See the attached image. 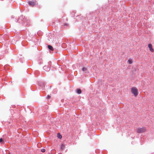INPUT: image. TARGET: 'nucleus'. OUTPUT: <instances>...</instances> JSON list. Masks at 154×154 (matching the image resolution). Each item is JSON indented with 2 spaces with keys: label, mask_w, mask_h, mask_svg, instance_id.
<instances>
[{
  "label": "nucleus",
  "mask_w": 154,
  "mask_h": 154,
  "mask_svg": "<svg viewBox=\"0 0 154 154\" xmlns=\"http://www.w3.org/2000/svg\"><path fill=\"white\" fill-rule=\"evenodd\" d=\"M48 49H50V50H51L52 51H53L54 50L53 48L51 45H48Z\"/></svg>",
  "instance_id": "423d86ee"
},
{
  "label": "nucleus",
  "mask_w": 154,
  "mask_h": 154,
  "mask_svg": "<svg viewBox=\"0 0 154 154\" xmlns=\"http://www.w3.org/2000/svg\"><path fill=\"white\" fill-rule=\"evenodd\" d=\"M65 146L63 144H62L61 146L60 149L62 150H63L65 148Z\"/></svg>",
  "instance_id": "9b49d317"
},
{
  "label": "nucleus",
  "mask_w": 154,
  "mask_h": 154,
  "mask_svg": "<svg viewBox=\"0 0 154 154\" xmlns=\"http://www.w3.org/2000/svg\"><path fill=\"white\" fill-rule=\"evenodd\" d=\"M28 3L31 6H33L36 5V2L32 1L29 2Z\"/></svg>",
  "instance_id": "20e7f679"
},
{
  "label": "nucleus",
  "mask_w": 154,
  "mask_h": 154,
  "mask_svg": "<svg viewBox=\"0 0 154 154\" xmlns=\"http://www.w3.org/2000/svg\"><path fill=\"white\" fill-rule=\"evenodd\" d=\"M50 96L49 95H48L47 97V98L48 99H49L50 98Z\"/></svg>",
  "instance_id": "ddd939ff"
},
{
  "label": "nucleus",
  "mask_w": 154,
  "mask_h": 154,
  "mask_svg": "<svg viewBox=\"0 0 154 154\" xmlns=\"http://www.w3.org/2000/svg\"><path fill=\"white\" fill-rule=\"evenodd\" d=\"M146 129L145 127H143L141 128H138L137 130V131L138 133H141L145 132L146 131Z\"/></svg>",
  "instance_id": "f03ea898"
},
{
  "label": "nucleus",
  "mask_w": 154,
  "mask_h": 154,
  "mask_svg": "<svg viewBox=\"0 0 154 154\" xmlns=\"http://www.w3.org/2000/svg\"><path fill=\"white\" fill-rule=\"evenodd\" d=\"M45 151V149H41V152H44Z\"/></svg>",
  "instance_id": "f8f14e48"
},
{
  "label": "nucleus",
  "mask_w": 154,
  "mask_h": 154,
  "mask_svg": "<svg viewBox=\"0 0 154 154\" xmlns=\"http://www.w3.org/2000/svg\"><path fill=\"white\" fill-rule=\"evenodd\" d=\"M57 137L60 139H61L62 138V136L60 135L59 133H58L57 134Z\"/></svg>",
  "instance_id": "1a4fd4ad"
},
{
  "label": "nucleus",
  "mask_w": 154,
  "mask_h": 154,
  "mask_svg": "<svg viewBox=\"0 0 154 154\" xmlns=\"http://www.w3.org/2000/svg\"><path fill=\"white\" fill-rule=\"evenodd\" d=\"M148 46L149 48L150 51L152 52H153L154 50L152 48V45L151 44H149L148 45Z\"/></svg>",
  "instance_id": "7ed1b4c3"
},
{
  "label": "nucleus",
  "mask_w": 154,
  "mask_h": 154,
  "mask_svg": "<svg viewBox=\"0 0 154 154\" xmlns=\"http://www.w3.org/2000/svg\"><path fill=\"white\" fill-rule=\"evenodd\" d=\"M63 25L64 26H68V24H66V23H64L63 24Z\"/></svg>",
  "instance_id": "4468645a"
},
{
  "label": "nucleus",
  "mask_w": 154,
  "mask_h": 154,
  "mask_svg": "<svg viewBox=\"0 0 154 154\" xmlns=\"http://www.w3.org/2000/svg\"><path fill=\"white\" fill-rule=\"evenodd\" d=\"M82 70L83 72H84L85 73H87L88 72L87 69L85 67L83 68H82Z\"/></svg>",
  "instance_id": "39448f33"
},
{
  "label": "nucleus",
  "mask_w": 154,
  "mask_h": 154,
  "mask_svg": "<svg viewBox=\"0 0 154 154\" xmlns=\"http://www.w3.org/2000/svg\"><path fill=\"white\" fill-rule=\"evenodd\" d=\"M133 61L131 59H129L128 61V63L129 64H131L132 63Z\"/></svg>",
  "instance_id": "6e6552de"
},
{
  "label": "nucleus",
  "mask_w": 154,
  "mask_h": 154,
  "mask_svg": "<svg viewBox=\"0 0 154 154\" xmlns=\"http://www.w3.org/2000/svg\"><path fill=\"white\" fill-rule=\"evenodd\" d=\"M131 91L132 93L134 94L135 97H136L138 94V91L137 88L135 87H133L131 88Z\"/></svg>",
  "instance_id": "f257e3e1"
},
{
  "label": "nucleus",
  "mask_w": 154,
  "mask_h": 154,
  "mask_svg": "<svg viewBox=\"0 0 154 154\" xmlns=\"http://www.w3.org/2000/svg\"><path fill=\"white\" fill-rule=\"evenodd\" d=\"M43 69L45 71H48L49 70V68L47 67L46 66H45L43 67Z\"/></svg>",
  "instance_id": "0eeeda50"
},
{
  "label": "nucleus",
  "mask_w": 154,
  "mask_h": 154,
  "mask_svg": "<svg viewBox=\"0 0 154 154\" xmlns=\"http://www.w3.org/2000/svg\"><path fill=\"white\" fill-rule=\"evenodd\" d=\"M3 141V139L2 138L0 139V142L1 143Z\"/></svg>",
  "instance_id": "2eb2a0df"
},
{
  "label": "nucleus",
  "mask_w": 154,
  "mask_h": 154,
  "mask_svg": "<svg viewBox=\"0 0 154 154\" xmlns=\"http://www.w3.org/2000/svg\"><path fill=\"white\" fill-rule=\"evenodd\" d=\"M77 93L79 94H80L82 93L81 90L80 89H77Z\"/></svg>",
  "instance_id": "9d476101"
}]
</instances>
